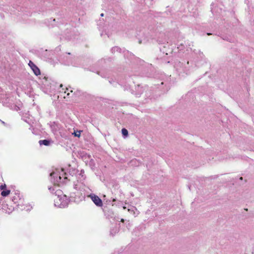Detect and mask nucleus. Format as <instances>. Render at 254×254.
<instances>
[{
	"label": "nucleus",
	"instance_id": "cd10ccee",
	"mask_svg": "<svg viewBox=\"0 0 254 254\" xmlns=\"http://www.w3.org/2000/svg\"><path fill=\"white\" fill-rule=\"evenodd\" d=\"M189 64V62H187V64Z\"/></svg>",
	"mask_w": 254,
	"mask_h": 254
},
{
	"label": "nucleus",
	"instance_id": "9d476101",
	"mask_svg": "<svg viewBox=\"0 0 254 254\" xmlns=\"http://www.w3.org/2000/svg\"><path fill=\"white\" fill-rule=\"evenodd\" d=\"M39 143L40 145L48 146L50 144V141L48 139H44L39 140Z\"/></svg>",
	"mask_w": 254,
	"mask_h": 254
},
{
	"label": "nucleus",
	"instance_id": "f8f14e48",
	"mask_svg": "<svg viewBox=\"0 0 254 254\" xmlns=\"http://www.w3.org/2000/svg\"><path fill=\"white\" fill-rule=\"evenodd\" d=\"M121 49L118 47H114L111 49V52L112 53H114L115 52H118L119 53H121Z\"/></svg>",
	"mask_w": 254,
	"mask_h": 254
},
{
	"label": "nucleus",
	"instance_id": "bb28decb",
	"mask_svg": "<svg viewBox=\"0 0 254 254\" xmlns=\"http://www.w3.org/2000/svg\"><path fill=\"white\" fill-rule=\"evenodd\" d=\"M66 90L67 91H68V89L67 88H66Z\"/></svg>",
	"mask_w": 254,
	"mask_h": 254
},
{
	"label": "nucleus",
	"instance_id": "39448f33",
	"mask_svg": "<svg viewBox=\"0 0 254 254\" xmlns=\"http://www.w3.org/2000/svg\"><path fill=\"white\" fill-rule=\"evenodd\" d=\"M12 201L16 204L17 206L21 205L23 203V200L20 197L19 193H15V195L12 197Z\"/></svg>",
	"mask_w": 254,
	"mask_h": 254
},
{
	"label": "nucleus",
	"instance_id": "4be33fe9",
	"mask_svg": "<svg viewBox=\"0 0 254 254\" xmlns=\"http://www.w3.org/2000/svg\"><path fill=\"white\" fill-rule=\"evenodd\" d=\"M165 83L164 82H161V84L163 85Z\"/></svg>",
	"mask_w": 254,
	"mask_h": 254
},
{
	"label": "nucleus",
	"instance_id": "f257e3e1",
	"mask_svg": "<svg viewBox=\"0 0 254 254\" xmlns=\"http://www.w3.org/2000/svg\"><path fill=\"white\" fill-rule=\"evenodd\" d=\"M51 181L54 185L58 184L60 183H65V180L68 179V175L64 169H62L61 171L56 170L50 174ZM70 180V179H68ZM58 187L54 185L53 187H49L50 191L55 194L56 198H54L55 206L59 208H64L66 207L69 202V198L63 191L57 189Z\"/></svg>",
	"mask_w": 254,
	"mask_h": 254
},
{
	"label": "nucleus",
	"instance_id": "6e6552de",
	"mask_svg": "<svg viewBox=\"0 0 254 254\" xmlns=\"http://www.w3.org/2000/svg\"><path fill=\"white\" fill-rule=\"evenodd\" d=\"M211 11L213 14H215L216 15L219 14H222V9L221 7H215L211 8Z\"/></svg>",
	"mask_w": 254,
	"mask_h": 254
},
{
	"label": "nucleus",
	"instance_id": "dca6fc26",
	"mask_svg": "<svg viewBox=\"0 0 254 254\" xmlns=\"http://www.w3.org/2000/svg\"><path fill=\"white\" fill-rule=\"evenodd\" d=\"M158 42L159 44H165V42H166V40H165V41L164 42L159 39H158Z\"/></svg>",
	"mask_w": 254,
	"mask_h": 254
},
{
	"label": "nucleus",
	"instance_id": "9b49d317",
	"mask_svg": "<svg viewBox=\"0 0 254 254\" xmlns=\"http://www.w3.org/2000/svg\"><path fill=\"white\" fill-rule=\"evenodd\" d=\"M76 173H77V170L75 169H74V168L69 169V171H68L69 175H70L72 177H73V175H74L76 174Z\"/></svg>",
	"mask_w": 254,
	"mask_h": 254
},
{
	"label": "nucleus",
	"instance_id": "a211bd4d",
	"mask_svg": "<svg viewBox=\"0 0 254 254\" xmlns=\"http://www.w3.org/2000/svg\"><path fill=\"white\" fill-rule=\"evenodd\" d=\"M74 188L75 189H76V190H78V189H80V187H79V186H78V185H77V184H75V185H74Z\"/></svg>",
	"mask_w": 254,
	"mask_h": 254
},
{
	"label": "nucleus",
	"instance_id": "2eb2a0df",
	"mask_svg": "<svg viewBox=\"0 0 254 254\" xmlns=\"http://www.w3.org/2000/svg\"><path fill=\"white\" fill-rule=\"evenodd\" d=\"M118 232V228H115L111 230L110 233L112 235H114L116 233Z\"/></svg>",
	"mask_w": 254,
	"mask_h": 254
},
{
	"label": "nucleus",
	"instance_id": "0eeeda50",
	"mask_svg": "<svg viewBox=\"0 0 254 254\" xmlns=\"http://www.w3.org/2000/svg\"><path fill=\"white\" fill-rule=\"evenodd\" d=\"M0 205H1L0 209H2L7 213L9 214L11 213L13 210V207L12 206L9 207L8 204L2 202V204L0 203Z\"/></svg>",
	"mask_w": 254,
	"mask_h": 254
},
{
	"label": "nucleus",
	"instance_id": "1a4fd4ad",
	"mask_svg": "<svg viewBox=\"0 0 254 254\" xmlns=\"http://www.w3.org/2000/svg\"><path fill=\"white\" fill-rule=\"evenodd\" d=\"M77 178L81 183L85 179L84 171L83 170L80 171V173L78 175Z\"/></svg>",
	"mask_w": 254,
	"mask_h": 254
},
{
	"label": "nucleus",
	"instance_id": "a878e982",
	"mask_svg": "<svg viewBox=\"0 0 254 254\" xmlns=\"http://www.w3.org/2000/svg\"><path fill=\"white\" fill-rule=\"evenodd\" d=\"M67 55H70V53H66Z\"/></svg>",
	"mask_w": 254,
	"mask_h": 254
},
{
	"label": "nucleus",
	"instance_id": "c85d7f7f",
	"mask_svg": "<svg viewBox=\"0 0 254 254\" xmlns=\"http://www.w3.org/2000/svg\"><path fill=\"white\" fill-rule=\"evenodd\" d=\"M1 207V205H0V207Z\"/></svg>",
	"mask_w": 254,
	"mask_h": 254
},
{
	"label": "nucleus",
	"instance_id": "7ed1b4c3",
	"mask_svg": "<svg viewBox=\"0 0 254 254\" xmlns=\"http://www.w3.org/2000/svg\"><path fill=\"white\" fill-rule=\"evenodd\" d=\"M88 197L91 199L96 206L100 207L103 205L102 200L98 196L91 193L88 195Z\"/></svg>",
	"mask_w": 254,
	"mask_h": 254
},
{
	"label": "nucleus",
	"instance_id": "f03ea898",
	"mask_svg": "<svg viewBox=\"0 0 254 254\" xmlns=\"http://www.w3.org/2000/svg\"><path fill=\"white\" fill-rule=\"evenodd\" d=\"M144 91H145V96L150 97L151 93L150 90H149L148 87L147 86L142 87L140 85H138L135 87V95L136 97H139L143 93Z\"/></svg>",
	"mask_w": 254,
	"mask_h": 254
},
{
	"label": "nucleus",
	"instance_id": "5701e85b",
	"mask_svg": "<svg viewBox=\"0 0 254 254\" xmlns=\"http://www.w3.org/2000/svg\"><path fill=\"white\" fill-rule=\"evenodd\" d=\"M103 15H104V14H103V13H101V16H103Z\"/></svg>",
	"mask_w": 254,
	"mask_h": 254
},
{
	"label": "nucleus",
	"instance_id": "aec40b11",
	"mask_svg": "<svg viewBox=\"0 0 254 254\" xmlns=\"http://www.w3.org/2000/svg\"><path fill=\"white\" fill-rule=\"evenodd\" d=\"M165 86H166V89H164L163 92H165L166 91H168L169 89V86H166V84L165 83Z\"/></svg>",
	"mask_w": 254,
	"mask_h": 254
},
{
	"label": "nucleus",
	"instance_id": "f3484780",
	"mask_svg": "<svg viewBox=\"0 0 254 254\" xmlns=\"http://www.w3.org/2000/svg\"><path fill=\"white\" fill-rule=\"evenodd\" d=\"M80 132H81L80 131H79L77 132H75L74 133V136H75L79 137L80 135Z\"/></svg>",
	"mask_w": 254,
	"mask_h": 254
},
{
	"label": "nucleus",
	"instance_id": "b1692460",
	"mask_svg": "<svg viewBox=\"0 0 254 254\" xmlns=\"http://www.w3.org/2000/svg\"><path fill=\"white\" fill-rule=\"evenodd\" d=\"M207 34L208 35H211V33H208Z\"/></svg>",
	"mask_w": 254,
	"mask_h": 254
},
{
	"label": "nucleus",
	"instance_id": "4468645a",
	"mask_svg": "<svg viewBox=\"0 0 254 254\" xmlns=\"http://www.w3.org/2000/svg\"><path fill=\"white\" fill-rule=\"evenodd\" d=\"M122 133L123 136H127L128 135V131L127 129L124 128L122 129Z\"/></svg>",
	"mask_w": 254,
	"mask_h": 254
},
{
	"label": "nucleus",
	"instance_id": "6ab92c4d",
	"mask_svg": "<svg viewBox=\"0 0 254 254\" xmlns=\"http://www.w3.org/2000/svg\"><path fill=\"white\" fill-rule=\"evenodd\" d=\"M5 187H6L5 185H1V186H0V189L2 190H3Z\"/></svg>",
	"mask_w": 254,
	"mask_h": 254
},
{
	"label": "nucleus",
	"instance_id": "412c9836",
	"mask_svg": "<svg viewBox=\"0 0 254 254\" xmlns=\"http://www.w3.org/2000/svg\"><path fill=\"white\" fill-rule=\"evenodd\" d=\"M160 50H161V51H162V52H163V53H164L166 52V51H165L164 50V49H163V48H160Z\"/></svg>",
	"mask_w": 254,
	"mask_h": 254
},
{
	"label": "nucleus",
	"instance_id": "ddd939ff",
	"mask_svg": "<svg viewBox=\"0 0 254 254\" xmlns=\"http://www.w3.org/2000/svg\"><path fill=\"white\" fill-rule=\"evenodd\" d=\"M10 193V190H3L1 192V194L3 196H6Z\"/></svg>",
	"mask_w": 254,
	"mask_h": 254
},
{
	"label": "nucleus",
	"instance_id": "393cba45",
	"mask_svg": "<svg viewBox=\"0 0 254 254\" xmlns=\"http://www.w3.org/2000/svg\"><path fill=\"white\" fill-rule=\"evenodd\" d=\"M124 219H122L121 220V221H122V222H124Z\"/></svg>",
	"mask_w": 254,
	"mask_h": 254
},
{
	"label": "nucleus",
	"instance_id": "20e7f679",
	"mask_svg": "<svg viewBox=\"0 0 254 254\" xmlns=\"http://www.w3.org/2000/svg\"><path fill=\"white\" fill-rule=\"evenodd\" d=\"M175 68L179 75H181L182 73H186V74H188L187 68L186 67H184L183 65V64L180 62L176 64Z\"/></svg>",
	"mask_w": 254,
	"mask_h": 254
},
{
	"label": "nucleus",
	"instance_id": "423d86ee",
	"mask_svg": "<svg viewBox=\"0 0 254 254\" xmlns=\"http://www.w3.org/2000/svg\"><path fill=\"white\" fill-rule=\"evenodd\" d=\"M28 65L36 75H39L41 74L39 68L32 62L30 61Z\"/></svg>",
	"mask_w": 254,
	"mask_h": 254
}]
</instances>
